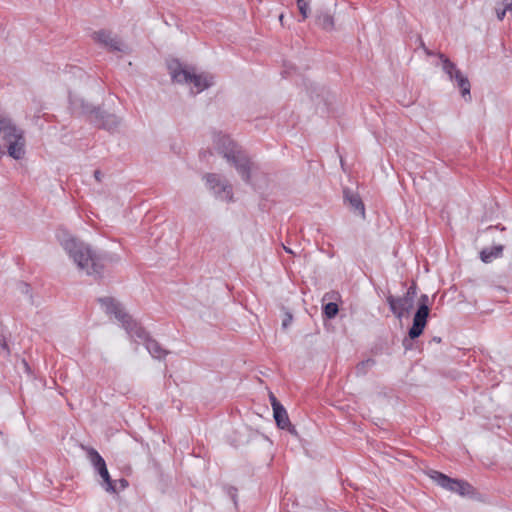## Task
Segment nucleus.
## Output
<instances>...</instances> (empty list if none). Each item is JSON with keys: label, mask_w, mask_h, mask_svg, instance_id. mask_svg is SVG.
Here are the masks:
<instances>
[{"label": "nucleus", "mask_w": 512, "mask_h": 512, "mask_svg": "<svg viewBox=\"0 0 512 512\" xmlns=\"http://www.w3.org/2000/svg\"><path fill=\"white\" fill-rule=\"evenodd\" d=\"M0 135L8 144L7 152L12 158L19 160L25 154V138L23 131L10 118L0 115Z\"/></svg>", "instance_id": "20e7f679"}, {"label": "nucleus", "mask_w": 512, "mask_h": 512, "mask_svg": "<svg viewBox=\"0 0 512 512\" xmlns=\"http://www.w3.org/2000/svg\"><path fill=\"white\" fill-rule=\"evenodd\" d=\"M430 476L441 487H443L451 492L457 493V488L459 487L458 479L450 478V477L446 476L445 474L438 472V471H432Z\"/></svg>", "instance_id": "4468645a"}, {"label": "nucleus", "mask_w": 512, "mask_h": 512, "mask_svg": "<svg viewBox=\"0 0 512 512\" xmlns=\"http://www.w3.org/2000/svg\"><path fill=\"white\" fill-rule=\"evenodd\" d=\"M339 312L338 305L334 302H329L323 306V315L327 319L334 318Z\"/></svg>", "instance_id": "412c9836"}, {"label": "nucleus", "mask_w": 512, "mask_h": 512, "mask_svg": "<svg viewBox=\"0 0 512 512\" xmlns=\"http://www.w3.org/2000/svg\"><path fill=\"white\" fill-rule=\"evenodd\" d=\"M432 341H434L436 343H440L441 342V338L440 337H433Z\"/></svg>", "instance_id": "72a5a7b5"}, {"label": "nucleus", "mask_w": 512, "mask_h": 512, "mask_svg": "<svg viewBox=\"0 0 512 512\" xmlns=\"http://www.w3.org/2000/svg\"><path fill=\"white\" fill-rule=\"evenodd\" d=\"M60 243L79 270L85 271L87 275L94 276L102 273L103 259L88 244L69 234H64L60 238Z\"/></svg>", "instance_id": "f03ea898"}, {"label": "nucleus", "mask_w": 512, "mask_h": 512, "mask_svg": "<svg viewBox=\"0 0 512 512\" xmlns=\"http://www.w3.org/2000/svg\"><path fill=\"white\" fill-rule=\"evenodd\" d=\"M284 249H285V251H286L287 253H291V254L293 253V251H292L290 248H287V247H285V246H284Z\"/></svg>", "instance_id": "f704fd0d"}, {"label": "nucleus", "mask_w": 512, "mask_h": 512, "mask_svg": "<svg viewBox=\"0 0 512 512\" xmlns=\"http://www.w3.org/2000/svg\"><path fill=\"white\" fill-rule=\"evenodd\" d=\"M121 485H122L123 487H126V486L128 485L127 480H125V479H121Z\"/></svg>", "instance_id": "473e14b6"}, {"label": "nucleus", "mask_w": 512, "mask_h": 512, "mask_svg": "<svg viewBox=\"0 0 512 512\" xmlns=\"http://www.w3.org/2000/svg\"><path fill=\"white\" fill-rule=\"evenodd\" d=\"M429 311L430 310L428 306H418V309L413 318V324L408 332L410 339H416L423 333V330L427 324Z\"/></svg>", "instance_id": "9d476101"}, {"label": "nucleus", "mask_w": 512, "mask_h": 512, "mask_svg": "<svg viewBox=\"0 0 512 512\" xmlns=\"http://www.w3.org/2000/svg\"><path fill=\"white\" fill-rule=\"evenodd\" d=\"M417 294L416 291V285L412 284L406 291V293L403 295L405 298L409 299L410 302L414 304V299Z\"/></svg>", "instance_id": "b1692460"}, {"label": "nucleus", "mask_w": 512, "mask_h": 512, "mask_svg": "<svg viewBox=\"0 0 512 512\" xmlns=\"http://www.w3.org/2000/svg\"><path fill=\"white\" fill-rule=\"evenodd\" d=\"M92 123H94L100 128L112 131L118 127L120 121L116 115L109 114L104 111V117L99 119L98 121H92Z\"/></svg>", "instance_id": "2eb2a0df"}, {"label": "nucleus", "mask_w": 512, "mask_h": 512, "mask_svg": "<svg viewBox=\"0 0 512 512\" xmlns=\"http://www.w3.org/2000/svg\"><path fill=\"white\" fill-rule=\"evenodd\" d=\"M97 471L101 478L103 479L104 483L106 484L105 490L107 492L114 493L116 491V488L114 486L112 479L110 478L107 466H104L103 468H100Z\"/></svg>", "instance_id": "aec40b11"}, {"label": "nucleus", "mask_w": 512, "mask_h": 512, "mask_svg": "<svg viewBox=\"0 0 512 512\" xmlns=\"http://www.w3.org/2000/svg\"><path fill=\"white\" fill-rule=\"evenodd\" d=\"M457 493L461 496H471L474 493V488L468 482L459 480Z\"/></svg>", "instance_id": "4be33fe9"}, {"label": "nucleus", "mask_w": 512, "mask_h": 512, "mask_svg": "<svg viewBox=\"0 0 512 512\" xmlns=\"http://www.w3.org/2000/svg\"><path fill=\"white\" fill-rule=\"evenodd\" d=\"M86 451L88 459L96 471L106 466L105 460L94 448H86Z\"/></svg>", "instance_id": "a211bd4d"}, {"label": "nucleus", "mask_w": 512, "mask_h": 512, "mask_svg": "<svg viewBox=\"0 0 512 512\" xmlns=\"http://www.w3.org/2000/svg\"><path fill=\"white\" fill-rule=\"evenodd\" d=\"M291 322H292V315L291 314H287L285 319L282 322L283 328L288 327L291 324Z\"/></svg>", "instance_id": "cd10ccee"}, {"label": "nucleus", "mask_w": 512, "mask_h": 512, "mask_svg": "<svg viewBox=\"0 0 512 512\" xmlns=\"http://www.w3.org/2000/svg\"><path fill=\"white\" fill-rule=\"evenodd\" d=\"M206 184L215 197L222 201H231L233 198L232 186L222 181L217 174H206Z\"/></svg>", "instance_id": "1a4fd4ad"}, {"label": "nucleus", "mask_w": 512, "mask_h": 512, "mask_svg": "<svg viewBox=\"0 0 512 512\" xmlns=\"http://www.w3.org/2000/svg\"><path fill=\"white\" fill-rule=\"evenodd\" d=\"M0 345L2 346L3 349L8 350L7 344H6V342L4 340L3 341L0 340Z\"/></svg>", "instance_id": "2f4dec72"}, {"label": "nucleus", "mask_w": 512, "mask_h": 512, "mask_svg": "<svg viewBox=\"0 0 512 512\" xmlns=\"http://www.w3.org/2000/svg\"><path fill=\"white\" fill-rule=\"evenodd\" d=\"M503 249H504L503 245H495V246L491 247L490 249H488V248L483 249L480 252V259L484 263H490L493 261V259L498 258L502 255Z\"/></svg>", "instance_id": "dca6fc26"}, {"label": "nucleus", "mask_w": 512, "mask_h": 512, "mask_svg": "<svg viewBox=\"0 0 512 512\" xmlns=\"http://www.w3.org/2000/svg\"><path fill=\"white\" fill-rule=\"evenodd\" d=\"M376 365V361L373 358H368L364 361L359 362L355 367V375L357 377L365 376L369 370Z\"/></svg>", "instance_id": "6ab92c4d"}, {"label": "nucleus", "mask_w": 512, "mask_h": 512, "mask_svg": "<svg viewBox=\"0 0 512 512\" xmlns=\"http://www.w3.org/2000/svg\"><path fill=\"white\" fill-rule=\"evenodd\" d=\"M507 11L508 10H505V8H503V9H496L497 18L500 21H502L504 19L505 15H506Z\"/></svg>", "instance_id": "bb28decb"}, {"label": "nucleus", "mask_w": 512, "mask_h": 512, "mask_svg": "<svg viewBox=\"0 0 512 512\" xmlns=\"http://www.w3.org/2000/svg\"><path fill=\"white\" fill-rule=\"evenodd\" d=\"M99 302L107 314H113L121 323L130 338L144 341L146 349L155 359H164L170 352L165 350L158 341L149 337L145 329L129 315L122 305L112 297L100 298Z\"/></svg>", "instance_id": "f257e3e1"}, {"label": "nucleus", "mask_w": 512, "mask_h": 512, "mask_svg": "<svg viewBox=\"0 0 512 512\" xmlns=\"http://www.w3.org/2000/svg\"><path fill=\"white\" fill-rule=\"evenodd\" d=\"M273 416H274L276 425L280 429H286L291 434H295V435L297 434L295 427L291 424V422L289 420L288 413H287L286 409L284 408V406L276 405L275 410H273Z\"/></svg>", "instance_id": "f8f14e48"}, {"label": "nucleus", "mask_w": 512, "mask_h": 512, "mask_svg": "<svg viewBox=\"0 0 512 512\" xmlns=\"http://www.w3.org/2000/svg\"><path fill=\"white\" fill-rule=\"evenodd\" d=\"M168 69L173 81L181 84H193L196 93L202 92L213 84L212 76L205 73L195 74L184 68L178 60H172L168 64Z\"/></svg>", "instance_id": "39448f33"}, {"label": "nucleus", "mask_w": 512, "mask_h": 512, "mask_svg": "<svg viewBox=\"0 0 512 512\" xmlns=\"http://www.w3.org/2000/svg\"><path fill=\"white\" fill-rule=\"evenodd\" d=\"M70 108L73 113L85 115L92 121H98L104 117V111L100 107L93 106L83 98L69 95Z\"/></svg>", "instance_id": "6e6552de"}, {"label": "nucleus", "mask_w": 512, "mask_h": 512, "mask_svg": "<svg viewBox=\"0 0 512 512\" xmlns=\"http://www.w3.org/2000/svg\"><path fill=\"white\" fill-rule=\"evenodd\" d=\"M343 194L344 201L347 202L355 212H358L362 217H365L364 203L359 194L349 189H344Z\"/></svg>", "instance_id": "ddd939ff"}, {"label": "nucleus", "mask_w": 512, "mask_h": 512, "mask_svg": "<svg viewBox=\"0 0 512 512\" xmlns=\"http://www.w3.org/2000/svg\"><path fill=\"white\" fill-rule=\"evenodd\" d=\"M270 401H271L273 410H275L276 405L283 406L272 393L270 394Z\"/></svg>", "instance_id": "a878e982"}, {"label": "nucleus", "mask_w": 512, "mask_h": 512, "mask_svg": "<svg viewBox=\"0 0 512 512\" xmlns=\"http://www.w3.org/2000/svg\"><path fill=\"white\" fill-rule=\"evenodd\" d=\"M439 58L442 61V69L449 76L450 80H455L457 86L461 90V94L463 97L467 95L470 97V82L466 76L462 74V72L456 67V65L450 61L444 54H439Z\"/></svg>", "instance_id": "0eeeda50"}, {"label": "nucleus", "mask_w": 512, "mask_h": 512, "mask_svg": "<svg viewBox=\"0 0 512 512\" xmlns=\"http://www.w3.org/2000/svg\"><path fill=\"white\" fill-rule=\"evenodd\" d=\"M94 177H95V179H96L98 182H100V181H101V179H102V173H101V171H100V170H95V171H94Z\"/></svg>", "instance_id": "7c9ffc66"}, {"label": "nucleus", "mask_w": 512, "mask_h": 512, "mask_svg": "<svg viewBox=\"0 0 512 512\" xmlns=\"http://www.w3.org/2000/svg\"><path fill=\"white\" fill-rule=\"evenodd\" d=\"M297 6L302 15V18L306 19L310 12L309 3L307 0H297Z\"/></svg>", "instance_id": "5701e85b"}, {"label": "nucleus", "mask_w": 512, "mask_h": 512, "mask_svg": "<svg viewBox=\"0 0 512 512\" xmlns=\"http://www.w3.org/2000/svg\"><path fill=\"white\" fill-rule=\"evenodd\" d=\"M315 22L326 31H331L334 28V19L328 12H317Z\"/></svg>", "instance_id": "f3484780"}, {"label": "nucleus", "mask_w": 512, "mask_h": 512, "mask_svg": "<svg viewBox=\"0 0 512 512\" xmlns=\"http://www.w3.org/2000/svg\"><path fill=\"white\" fill-rule=\"evenodd\" d=\"M503 5L505 10L512 11V0H504Z\"/></svg>", "instance_id": "c85d7f7f"}, {"label": "nucleus", "mask_w": 512, "mask_h": 512, "mask_svg": "<svg viewBox=\"0 0 512 512\" xmlns=\"http://www.w3.org/2000/svg\"><path fill=\"white\" fill-rule=\"evenodd\" d=\"M213 142L217 152L235 167L246 183L250 184L253 163L244 151L228 135L222 133L215 134Z\"/></svg>", "instance_id": "7ed1b4c3"}, {"label": "nucleus", "mask_w": 512, "mask_h": 512, "mask_svg": "<svg viewBox=\"0 0 512 512\" xmlns=\"http://www.w3.org/2000/svg\"><path fill=\"white\" fill-rule=\"evenodd\" d=\"M419 41H420V47H422V48H423V50L425 51V53H426L427 55H432L433 53H432L429 49H427V48H426V46H425V44H424L423 40L420 38V39H419Z\"/></svg>", "instance_id": "c756f323"}, {"label": "nucleus", "mask_w": 512, "mask_h": 512, "mask_svg": "<svg viewBox=\"0 0 512 512\" xmlns=\"http://www.w3.org/2000/svg\"><path fill=\"white\" fill-rule=\"evenodd\" d=\"M387 303L389 304L392 313L401 319L406 313L413 308V303L409 299L402 297H395L393 295L387 296Z\"/></svg>", "instance_id": "9b49d317"}, {"label": "nucleus", "mask_w": 512, "mask_h": 512, "mask_svg": "<svg viewBox=\"0 0 512 512\" xmlns=\"http://www.w3.org/2000/svg\"><path fill=\"white\" fill-rule=\"evenodd\" d=\"M428 306L429 307V297L426 294L421 295L419 299V306Z\"/></svg>", "instance_id": "393cba45"}, {"label": "nucleus", "mask_w": 512, "mask_h": 512, "mask_svg": "<svg viewBox=\"0 0 512 512\" xmlns=\"http://www.w3.org/2000/svg\"><path fill=\"white\" fill-rule=\"evenodd\" d=\"M94 42L109 52H128V46L110 30L101 29L91 35Z\"/></svg>", "instance_id": "423d86ee"}]
</instances>
